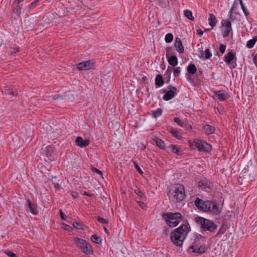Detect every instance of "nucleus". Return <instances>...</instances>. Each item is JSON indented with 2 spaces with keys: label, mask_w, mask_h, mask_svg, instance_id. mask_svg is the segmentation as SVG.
I'll return each mask as SVG.
<instances>
[{
  "label": "nucleus",
  "mask_w": 257,
  "mask_h": 257,
  "mask_svg": "<svg viewBox=\"0 0 257 257\" xmlns=\"http://www.w3.org/2000/svg\"><path fill=\"white\" fill-rule=\"evenodd\" d=\"M195 206L202 211L208 212L213 216H219L221 210L219 205L214 201H203L197 198L194 201Z\"/></svg>",
  "instance_id": "1"
},
{
  "label": "nucleus",
  "mask_w": 257,
  "mask_h": 257,
  "mask_svg": "<svg viewBox=\"0 0 257 257\" xmlns=\"http://www.w3.org/2000/svg\"><path fill=\"white\" fill-rule=\"evenodd\" d=\"M190 231V228L188 223L182 224L171 233V241L175 245L181 246Z\"/></svg>",
  "instance_id": "2"
},
{
  "label": "nucleus",
  "mask_w": 257,
  "mask_h": 257,
  "mask_svg": "<svg viewBox=\"0 0 257 257\" xmlns=\"http://www.w3.org/2000/svg\"><path fill=\"white\" fill-rule=\"evenodd\" d=\"M170 200L175 203H180L185 198L184 187L182 184L175 186L174 190H170L168 193Z\"/></svg>",
  "instance_id": "3"
},
{
  "label": "nucleus",
  "mask_w": 257,
  "mask_h": 257,
  "mask_svg": "<svg viewBox=\"0 0 257 257\" xmlns=\"http://www.w3.org/2000/svg\"><path fill=\"white\" fill-rule=\"evenodd\" d=\"M195 221L204 231L213 232L217 227L212 220L202 217H196Z\"/></svg>",
  "instance_id": "4"
},
{
  "label": "nucleus",
  "mask_w": 257,
  "mask_h": 257,
  "mask_svg": "<svg viewBox=\"0 0 257 257\" xmlns=\"http://www.w3.org/2000/svg\"><path fill=\"white\" fill-rule=\"evenodd\" d=\"M162 217L166 222L167 224L171 227L177 226L182 220V216L179 212H167L164 213Z\"/></svg>",
  "instance_id": "5"
},
{
  "label": "nucleus",
  "mask_w": 257,
  "mask_h": 257,
  "mask_svg": "<svg viewBox=\"0 0 257 257\" xmlns=\"http://www.w3.org/2000/svg\"><path fill=\"white\" fill-rule=\"evenodd\" d=\"M188 143L192 149H195L197 148L200 152L204 151L209 152L212 149L211 146L210 144L202 140H196L193 141H189Z\"/></svg>",
  "instance_id": "6"
},
{
  "label": "nucleus",
  "mask_w": 257,
  "mask_h": 257,
  "mask_svg": "<svg viewBox=\"0 0 257 257\" xmlns=\"http://www.w3.org/2000/svg\"><path fill=\"white\" fill-rule=\"evenodd\" d=\"M75 241L84 253L86 254H90L93 253L91 246L85 240L76 237L75 238Z\"/></svg>",
  "instance_id": "7"
},
{
  "label": "nucleus",
  "mask_w": 257,
  "mask_h": 257,
  "mask_svg": "<svg viewBox=\"0 0 257 257\" xmlns=\"http://www.w3.org/2000/svg\"><path fill=\"white\" fill-rule=\"evenodd\" d=\"M221 24L223 27L222 35L224 37L228 36L232 30L231 22L230 21L223 20Z\"/></svg>",
  "instance_id": "8"
},
{
  "label": "nucleus",
  "mask_w": 257,
  "mask_h": 257,
  "mask_svg": "<svg viewBox=\"0 0 257 257\" xmlns=\"http://www.w3.org/2000/svg\"><path fill=\"white\" fill-rule=\"evenodd\" d=\"M213 97L215 99H218L220 101H224L228 99V95L225 91L219 90L213 92Z\"/></svg>",
  "instance_id": "9"
},
{
  "label": "nucleus",
  "mask_w": 257,
  "mask_h": 257,
  "mask_svg": "<svg viewBox=\"0 0 257 257\" xmlns=\"http://www.w3.org/2000/svg\"><path fill=\"white\" fill-rule=\"evenodd\" d=\"M168 88L169 90L165 92L163 97V99L166 101L171 99L174 96L175 92L177 91L176 88L172 85L169 86Z\"/></svg>",
  "instance_id": "10"
},
{
  "label": "nucleus",
  "mask_w": 257,
  "mask_h": 257,
  "mask_svg": "<svg viewBox=\"0 0 257 257\" xmlns=\"http://www.w3.org/2000/svg\"><path fill=\"white\" fill-rule=\"evenodd\" d=\"M77 68L80 70H87L92 67V64L90 61H86L77 64Z\"/></svg>",
  "instance_id": "11"
},
{
  "label": "nucleus",
  "mask_w": 257,
  "mask_h": 257,
  "mask_svg": "<svg viewBox=\"0 0 257 257\" xmlns=\"http://www.w3.org/2000/svg\"><path fill=\"white\" fill-rule=\"evenodd\" d=\"M45 155L50 160L55 159V150L52 146H48L45 148Z\"/></svg>",
  "instance_id": "12"
},
{
  "label": "nucleus",
  "mask_w": 257,
  "mask_h": 257,
  "mask_svg": "<svg viewBox=\"0 0 257 257\" xmlns=\"http://www.w3.org/2000/svg\"><path fill=\"white\" fill-rule=\"evenodd\" d=\"M174 46L176 49V50L180 53L182 54L184 53V49L182 45L181 40L177 37L175 38V42L174 43Z\"/></svg>",
  "instance_id": "13"
},
{
  "label": "nucleus",
  "mask_w": 257,
  "mask_h": 257,
  "mask_svg": "<svg viewBox=\"0 0 257 257\" xmlns=\"http://www.w3.org/2000/svg\"><path fill=\"white\" fill-rule=\"evenodd\" d=\"M75 143L78 146L83 148L88 146L90 141L88 140H84L82 137H78L75 140Z\"/></svg>",
  "instance_id": "14"
},
{
  "label": "nucleus",
  "mask_w": 257,
  "mask_h": 257,
  "mask_svg": "<svg viewBox=\"0 0 257 257\" xmlns=\"http://www.w3.org/2000/svg\"><path fill=\"white\" fill-rule=\"evenodd\" d=\"M170 53L168 51L166 53V57L168 59L169 64L172 66H175L178 64V58L174 55L169 57Z\"/></svg>",
  "instance_id": "15"
},
{
  "label": "nucleus",
  "mask_w": 257,
  "mask_h": 257,
  "mask_svg": "<svg viewBox=\"0 0 257 257\" xmlns=\"http://www.w3.org/2000/svg\"><path fill=\"white\" fill-rule=\"evenodd\" d=\"M22 9L20 6L17 4L16 6L13 9V12L12 13V17L15 19L18 18L21 14Z\"/></svg>",
  "instance_id": "16"
},
{
  "label": "nucleus",
  "mask_w": 257,
  "mask_h": 257,
  "mask_svg": "<svg viewBox=\"0 0 257 257\" xmlns=\"http://www.w3.org/2000/svg\"><path fill=\"white\" fill-rule=\"evenodd\" d=\"M198 186L199 188L203 189L210 188L211 186V182L206 179H202L198 182Z\"/></svg>",
  "instance_id": "17"
},
{
  "label": "nucleus",
  "mask_w": 257,
  "mask_h": 257,
  "mask_svg": "<svg viewBox=\"0 0 257 257\" xmlns=\"http://www.w3.org/2000/svg\"><path fill=\"white\" fill-rule=\"evenodd\" d=\"M27 204L28 208L31 212L34 215H37L38 213V211L35 208V205L33 204L30 199L27 200Z\"/></svg>",
  "instance_id": "18"
},
{
  "label": "nucleus",
  "mask_w": 257,
  "mask_h": 257,
  "mask_svg": "<svg viewBox=\"0 0 257 257\" xmlns=\"http://www.w3.org/2000/svg\"><path fill=\"white\" fill-rule=\"evenodd\" d=\"M164 83L163 77L161 75L158 74L155 78V84L157 87H161Z\"/></svg>",
  "instance_id": "19"
},
{
  "label": "nucleus",
  "mask_w": 257,
  "mask_h": 257,
  "mask_svg": "<svg viewBox=\"0 0 257 257\" xmlns=\"http://www.w3.org/2000/svg\"><path fill=\"white\" fill-rule=\"evenodd\" d=\"M210 26L213 28L216 24V17L213 14H209V18L208 19Z\"/></svg>",
  "instance_id": "20"
},
{
  "label": "nucleus",
  "mask_w": 257,
  "mask_h": 257,
  "mask_svg": "<svg viewBox=\"0 0 257 257\" xmlns=\"http://www.w3.org/2000/svg\"><path fill=\"white\" fill-rule=\"evenodd\" d=\"M234 57L233 53L232 52H228L224 57V61L228 65L230 64L231 61L233 60Z\"/></svg>",
  "instance_id": "21"
},
{
  "label": "nucleus",
  "mask_w": 257,
  "mask_h": 257,
  "mask_svg": "<svg viewBox=\"0 0 257 257\" xmlns=\"http://www.w3.org/2000/svg\"><path fill=\"white\" fill-rule=\"evenodd\" d=\"M212 56V54L210 52L209 49H205V51H202L201 52V56L200 57L203 58L204 57L205 59H208Z\"/></svg>",
  "instance_id": "22"
},
{
  "label": "nucleus",
  "mask_w": 257,
  "mask_h": 257,
  "mask_svg": "<svg viewBox=\"0 0 257 257\" xmlns=\"http://www.w3.org/2000/svg\"><path fill=\"white\" fill-rule=\"evenodd\" d=\"M197 71V68L196 66L193 64L190 63L187 67V72L190 74H194Z\"/></svg>",
  "instance_id": "23"
},
{
  "label": "nucleus",
  "mask_w": 257,
  "mask_h": 257,
  "mask_svg": "<svg viewBox=\"0 0 257 257\" xmlns=\"http://www.w3.org/2000/svg\"><path fill=\"white\" fill-rule=\"evenodd\" d=\"M256 41H257V36H255L253 37V39L247 41L246 44V47L248 49L252 48L254 46V45L255 43L256 42Z\"/></svg>",
  "instance_id": "24"
},
{
  "label": "nucleus",
  "mask_w": 257,
  "mask_h": 257,
  "mask_svg": "<svg viewBox=\"0 0 257 257\" xmlns=\"http://www.w3.org/2000/svg\"><path fill=\"white\" fill-rule=\"evenodd\" d=\"M204 130L206 134L208 135L212 134L215 132V128L214 126L210 125H206L204 126Z\"/></svg>",
  "instance_id": "25"
},
{
  "label": "nucleus",
  "mask_w": 257,
  "mask_h": 257,
  "mask_svg": "<svg viewBox=\"0 0 257 257\" xmlns=\"http://www.w3.org/2000/svg\"><path fill=\"white\" fill-rule=\"evenodd\" d=\"M170 148L171 149V151L176 154L178 155H182V151L181 149L176 145H172L170 146Z\"/></svg>",
  "instance_id": "26"
},
{
  "label": "nucleus",
  "mask_w": 257,
  "mask_h": 257,
  "mask_svg": "<svg viewBox=\"0 0 257 257\" xmlns=\"http://www.w3.org/2000/svg\"><path fill=\"white\" fill-rule=\"evenodd\" d=\"M190 248L192 249V252L194 253H202L204 252V249L203 248L198 247L197 246H191Z\"/></svg>",
  "instance_id": "27"
},
{
  "label": "nucleus",
  "mask_w": 257,
  "mask_h": 257,
  "mask_svg": "<svg viewBox=\"0 0 257 257\" xmlns=\"http://www.w3.org/2000/svg\"><path fill=\"white\" fill-rule=\"evenodd\" d=\"M162 109L161 108H157L156 110L153 111L152 116L155 118H157L162 114Z\"/></svg>",
  "instance_id": "28"
},
{
  "label": "nucleus",
  "mask_w": 257,
  "mask_h": 257,
  "mask_svg": "<svg viewBox=\"0 0 257 257\" xmlns=\"http://www.w3.org/2000/svg\"><path fill=\"white\" fill-rule=\"evenodd\" d=\"M170 132L173 135V136H174L176 138L178 139H180L182 138V135L181 133H180L177 130L171 128Z\"/></svg>",
  "instance_id": "29"
},
{
  "label": "nucleus",
  "mask_w": 257,
  "mask_h": 257,
  "mask_svg": "<svg viewBox=\"0 0 257 257\" xmlns=\"http://www.w3.org/2000/svg\"><path fill=\"white\" fill-rule=\"evenodd\" d=\"M184 16L191 21H194V18L193 17L192 13L191 11L186 10L184 11Z\"/></svg>",
  "instance_id": "30"
},
{
  "label": "nucleus",
  "mask_w": 257,
  "mask_h": 257,
  "mask_svg": "<svg viewBox=\"0 0 257 257\" xmlns=\"http://www.w3.org/2000/svg\"><path fill=\"white\" fill-rule=\"evenodd\" d=\"M91 239L93 242L97 244L101 243L102 241L101 238L96 234L92 235L91 236Z\"/></svg>",
  "instance_id": "31"
},
{
  "label": "nucleus",
  "mask_w": 257,
  "mask_h": 257,
  "mask_svg": "<svg viewBox=\"0 0 257 257\" xmlns=\"http://www.w3.org/2000/svg\"><path fill=\"white\" fill-rule=\"evenodd\" d=\"M155 142L157 145L162 149H165V144L164 141L159 139H157L155 140Z\"/></svg>",
  "instance_id": "32"
},
{
  "label": "nucleus",
  "mask_w": 257,
  "mask_h": 257,
  "mask_svg": "<svg viewBox=\"0 0 257 257\" xmlns=\"http://www.w3.org/2000/svg\"><path fill=\"white\" fill-rule=\"evenodd\" d=\"M238 3L237 2L235 1L231 8V9L229 11V13H234V14H237L236 13V10L238 9Z\"/></svg>",
  "instance_id": "33"
},
{
  "label": "nucleus",
  "mask_w": 257,
  "mask_h": 257,
  "mask_svg": "<svg viewBox=\"0 0 257 257\" xmlns=\"http://www.w3.org/2000/svg\"><path fill=\"white\" fill-rule=\"evenodd\" d=\"M165 40L166 43H171L173 40V35L171 33H168L165 36Z\"/></svg>",
  "instance_id": "34"
},
{
  "label": "nucleus",
  "mask_w": 257,
  "mask_h": 257,
  "mask_svg": "<svg viewBox=\"0 0 257 257\" xmlns=\"http://www.w3.org/2000/svg\"><path fill=\"white\" fill-rule=\"evenodd\" d=\"M73 226L78 229H83V224L81 222H74L73 223Z\"/></svg>",
  "instance_id": "35"
},
{
  "label": "nucleus",
  "mask_w": 257,
  "mask_h": 257,
  "mask_svg": "<svg viewBox=\"0 0 257 257\" xmlns=\"http://www.w3.org/2000/svg\"><path fill=\"white\" fill-rule=\"evenodd\" d=\"M174 75L175 77L178 76L181 73V68L180 67H176L174 69Z\"/></svg>",
  "instance_id": "36"
},
{
  "label": "nucleus",
  "mask_w": 257,
  "mask_h": 257,
  "mask_svg": "<svg viewBox=\"0 0 257 257\" xmlns=\"http://www.w3.org/2000/svg\"><path fill=\"white\" fill-rule=\"evenodd\" d=\"M241 8L246 17H247L249 15V12L247 10L246 7L244 5L241 6Z\"/></svg>",
  "instance_id": "37"
},
{
  "label": "nucleus",
  "mask_w": 257,
  "mask_h": 257,
  "mask_svg": "<svg viewBox=\"0 0 257 257\" xmlns=\"http://www.w3.org/2000/svg\"><path fill=\"white\" fill-rule=\"evenodd\" d=\"M174 121L177 124H178L179 125L183 126V121L177 117H175L174 118Z\"/></svg>",
  "instance_id": "38"
},
{
  "label": "nucleus",
  "mask_w": 257,
  "mask_h": 257,
  "mask_svg": "<svg viewBox=\"0 0 257 257\" xmlns=\"http://www.w3.org/2000/svg\"><path fill=\"white\" fill-rule=\"evenodd\" d=\"M97 220L102 224H108V220H106L105 219H104L103 218H101L100 217H98Z\"/></svg>",
  "instance_id": "39"
},
{
  "label": "nucleus",
  "mask_w": 257,
  "mask_h": 257,
  "mask_svg": "<svg viewBox=\"0 0 257 257\" xmlns=\"http://www.w3.org/2000/svg\"><path fill=\"white\" fill-rule=\"evenodd\" d=\"M5 93L7 95H17V93L14 92L11 90H5Z\"/></svg>",
  "instance_id": "40"
},
{
  "label": "nucleus",
  "mask_w": 257,
  "mask_h": 257,
  "mask_svg": "<svg viewBox=\"0 0 257 257\" xmlns=\"http://www.w3.org/2000/svg\"><path fill=\"white\" fill-rule=\"evenodd\" d=\"M135 192L142 198H143L145 197L144 194L140 190H135Z\"/></svg>",
  "instance_id": "41"
},
{
  "label": "nucleus",
  "mask_w": 257,
  "mask_h": 257,
  "mask_svg": "<svg viewBox=\"0 0 257 257\" xmlns=\"http://www.w3.org/2000/svg\"><path fill=\"white\" fill-rule=\"evenodd\" d=\"M226 49V46L223 44H221L219 46V51L223 54Z\"/></svg>",
  "instance_id": "42"
},
{
  "label": "nucleus",
  "mask_w": 257,
  "mask_h": 257,
  "mask_svg": "<svg viewBox=\"0 0 257 257\" xmlns=\"http://www.w3.org/2000/svg\"><path fill=\"white\" fill-rule=\"evenodd\" d=\"M226 230V229L223 226H221L218 232L216 234V235H218V234H222L224 233V232Z\"/></svg>",
  "instance_id": "43"
},
{
  "label": "nucleus",
  "mask_w": 257,
  "mask_h": 257,
  "mask_svg": "<svg viewBox=\"0 0 257 257\" xmlns=\"http://www.w3.org/2000/svg\"><path fill=\"white\" fill-rule=\"evenodd\" d=\"M134 166H135V168L136 169V170L140 173V174H143V172L142 171V170H141V169L140 168V167H139V166L138 165V164L135 162H134Z\"/></svg>",
  "instance_id": "44"
},
{
  "label": "nucleus",
  "mask_w": 257,
  "mask_h": 257,
  "mask_svg": "<svg viewBox=\"0 0 257 257\" xmlns=\"http://www.w3.org/2000/svg\"><path fill=\"white\" fill-rule=\"evenodd\" d=\"M92 172H93L94 173H96L97 174H99L101 177L102 176L103 174H102V172L101 171L99 170L98 169H97V168H93L92 169Z\"/></svg>",
  "instance_id": "45"
},
{
  "label": "nucleus",
  "mask_w": 257,
  "mask_h": 257,
  "mask_svg": "<svg viewBox=\"0 0 257 257\" xmlns=\"http://www.w3.org/2000/svg\"><path fill=\"white\" fill-rule=\"evenodd\" d=\"M171 73H172L171 68L170 67H169V68L167 69V70L165 72V75H168V76L169 77V80H170V77L171 75Z\"/></svg>",
  "instance_id": "46"
},
{
  "label": "nucleus",
  "mask_w": 257,
  "mask_h": 257,
  "mask_svg": "<svg viewBox=\"0 0 257 257\" xmlns=\"http://www.w3.org/2000/svg\"><path fill=\"white\" fill-rule=\"evenodd\" d=\"M6 253L10 257H17V255L11 251H6Z\"/></svg>",
  "instance_id": "47"
},
{
  "label": "nucleus",
  "mask_w": 257,
  "mask_h": 257,
  "mask_svg": "<svg viewBox=\"0 0 257 257\" xmlns=\"http://www.w3.org/2000/svg\"><path fill=\"white\" fill-rule=\"evenodd\" d=\"M229 20L230 22L231 21H234V20H236V18L235 17V16L233 14V13H229Z\"/></svg>",
  "instance_id": "48"
},
{
  "label": "nucleus",
  "mask_w": 257,
  "mask_h": 257,
  "mask_svg": "<svg viewBox=\"0 0 257 257\" xmlns=\"http://www.w3.org/2000/svg\"><path fill=\"white\" fill-rule=\"evenodd\" d=\"M60 213L61 218L62 220H66L67 219V217L64 214L62 210H60Z\"/></svg>",
  "instance_id": "49"
},
{
  "label": "nucleus",
  "mask_w": 257,
  "mask_h": 257,
  "mask_svg": "<svg viewBox=\"0 0 257 257\" xmlns=\"http://www.w3.org/2000/svg\"><path fill=\"white\" fill-rule=\"evenodd\" d=\"M63 226H64V229L66 230H68V231H69V230H71L72 229V227L69 225H67L66 224H63Z\"/></svg>",
  "instance_id": "50"
},
{
  "label": "nucleus",
  "mask_w": 257,
  "mask_h": 257,
  "mask_svg": "<svg viewBox=\"0 0 257 257\" xmlns=\"http://www.w3.org/2000/svg\"><path fill=\"white\" fill-rule=\"evenodd\" d=\"M71 195L74 199L77 198L79 196V194L76 192H72Z\"/></svg>",
  "instance_id": "51"
},
{
  "label": "nucleus",
  "mask_w": 257,
  "mask_h": 257,
  "mask_svg": "<svg viewBox=\"0 0 257 257\" xmlns=\"http://www.w3.org/2000/svg\"><path fill=\"white\" fill-rule=\"evenodd\" d=\"M159 6H161L162 7L165 8L167 6L166 3H164L163 2H161V0H159Z\"/></svg>",
  "instance_id": "52"
},
{
  "label": "nucleus",
  "mask_w": 257,
  "mask_h": 257,
  "mask_svg": "<svg viewBox=\"0 0 257 257\" xmlns=\"http://www.w3.org/2000/svg\"><path fill=\"white\" fill-rule=\"evenodd\" d=\"M36 5H37V2L34 1V2H32L30 6V9L34 8Z\"/></svg>",
  "instance_id": "53"
},
{
  "label": "nucleus",
  "mask_w": 257,
  "mask_h": 257,
  "mask_svg": "<svg viewBox=\"0 0 257 257\" xmlns=\"http://www.w3.org/2000/svg\"><path fill=\"white\" fill-rule=\"evenodd\" d=\"M19 51V49L16 48L13 49V50L11 51V54L13 55H15L16 54H17Z\"/></svg>",
  "instance_id": "54"
},
{
  "label": "nucleus",
  "mask_w": 257,
  "mask_h": 257,
  "mask_svg": "<svg viewBox=\"0 0 257 257\" xmlns=\"http://www.w3.org/2000/svg\"><path fill=\"white\" fill-rule=\"evenodd\" d=\"M253 61L254 64L257 66V53L254 55Z\"/></svg>",
  "instance_id": "55"
},
{
  "label": "nucleus",
  "mask_w": 257,
  "mask_h": 257,
  "mask_svg": "<svg viewBox=\"0 0 257 257\" xmlns=\"http://www.w3.org/2000/svg\"><path fill=\"white\" fill-rule=\"evenodd\" d=\"M54 187H55V188L56 189V190H60V189L61 188V185L58 183H56V184H55Z\"/></svg>",
  "instance_id": "56"
},
{
  "label": "nucleus",
  "mask_w": 257,
  "mask_h": 257,
  "mask_svg": "<svg viewBox=\"0 0 257 257\" xmlns=\"http://www.w3.org/2000/svg\"><path fill=\"white\" fill-rule=\"evenodd\" d=\"M203 34V31L201 30H198L197 31V34L199 36H201Z\"/></svg>",
  "instance_id": "57"
},
{
  "label": "nucleus",
  "mask_w": 257,
  "mask_h": 257,
  "mask_svg": "<svg viewBox=\"0 0 257 257\" xmlns=\"http://www.w3.org/2000/svg\"><path fill=\"white\" fill-rule=\"evenodd\" d=\"M139 203L140 207L142 208H144V206H145V204L143 202H142L140 201L139 202Z\"/></svg>",
  "instance_id": "58"
},
{
  "label": "nucleus",
  "mask_w": 257,
  "mask_h": 257,
  "mask_svg": "<svg viewBox=\"0 0 257 257\" xmlns=\"http://www.w3.org/2000/svg\"><path fill=\"white\" fill-rule=\"evenodd\" d=\"M16 1H17L18 4H19L20 3H21V2L24 1V0H16Z\"/></svg>",
  "instance_id": "59"
},
{
  "label": "nucleus",
  "mask_w": 257,
  "mask_h": 257,
  "mask_svg": "<svg viewBox=\"0 0 257 257\" xmlns=\"http://www.w3.org/2000/svg\"><path fill=\"white\" fill-rule=\"evenodd\" d=\"M239 4L240 5V6L244 5L243 3L242 0H239Z\"/></svg>",
  "instance_id": "60"
},
{
  "label": "nucleus",
  "mask_w": 257,
  "mask_h": 257,
  "mask_svg": "<svg viewBox=\"0 0 257 257\" xmlns=\"http://www.w3.org/2000/svg\"><path fill=\"white\" fill-rule=\"evenodd\" d=\"M103 228H104V230H105V232L106 233H108V230H107V229L106 228V227H103Z\"/></svg>",
  "instance_id": "61"
},
{
  "label": "nucleus",
  "mask_w": 257,
  "mask_h": 257,
  "mask_svg": "<svg viewBox=\"0 0 257 257\" xmlns=\"http://www.w3.org/2000/svg\"><path fill=\"white\" fill-rule=\"evenodd\" d=\"M84 194L87 195V196H90V195L88 193H87V192H85Z\"/></svg>",
  "instance_id": "62"
},
{
  "label": "nucleus",
  "mask_w": 257,
  "mask_h": 257,
  "mask_svg": "<svg viewBox=\"0 0 257 257\" xmlns=\"http://www.w3.org/2000/svg\"><path fill=\"white\" fill-rule=\"evenodd\" d=\"M39 1V0H35V2H37V3Z\"/></svg>",
  "instance_id": "63"
},
{
  "label": "nucleus",
  "mask_w": 257,
  "mask_h": 257,
  "mask_svg": "<svg viewBox=\"0 0 257 257\" xmlns=\"http://www.w3.org/2000/svg\"><path fill=\"white\" fill-rule=\"evenodd\" d=\"M189 128H191V126L189 125L188 126Z\"/></svg>",
  "instance_id": "64"
}]
</instances>
